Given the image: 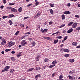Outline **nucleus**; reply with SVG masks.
<instances>
[{"instance_id": "774afa93", "label": "nucleus", "mask_w": 80, "mask_h": 80, "mask_svg": "<svg viewBox=\"0 0 80 80\" xmlns=\"http://www.w3.org/2000/svg\"><path fill=\"white\" fill-rule=\"evenodd\" d=\"M2 41H6L5 40V39L4 38H2Z\"/></svg>"}, {"instance_id": "49530a36", "label": "nucleus", "mask_w": 80, "mask_h": 80, "mask_svg": "<svg viewBox=\"0 0 80 80\" xmlns=\"http://www.w3.org/2000/svg\"><path fill=\"white\" fill-rule=\"evenodd\" d=\"M68 38V36H66L64 38V40L65 41L66 40H67V39Z\"/></svg>"}, {"instance_id": "4468645a", "label": "nucleus", "mask_w": 80, "mask_h": 80, "mask_svg": "<svg viewBox=\"0 0 80 80\" xmlns=\"http://www.w3.org/2000/svg\"><path fill=\"white\" fill-rule=\"evenodd\" d=\"M61 17H62V20H64V19L65 18V16L64 14H62L61 15Z\"/></svg>"}, {"instance_id": "7ed1b4c3", "label": "nucleus", "mask_w": 80, "mask_h": 80, "mask_svg": "<svg viewBox=\"0 0 80 80\" xmlns=\"http://www.w3.org/2000/svg\"><path fill=\"white\" fill-rule=\"evenodd\" d=\"M40 31L41 32H42V33H45V32H48V29H45L44 30H43V29L42 28L41 29Z\"/></svg>"}, {"instance_id": "f3484780", "label": "nucleus", "mask_w": 80, "mask_h": 80, "mask_svg": "<svg viewBox=\"0 0 80 80\" xmlns=\"http://www.w3.org/2000/svg\"><path fill=\"white\" fill-rule=\"evenodd\" d=\"M64 52H69V49H64L63 50Z\"/></svg>"}, {"instance_id": "0e129e2a", "label": "nucleus", "mask_w": 80, "mask_h": 80, "mask_svg": "<svg viewBox=\"0 0 80 80\" xmlns=\"http://www.w3.org/2000/svg\"><path fill=\"white\" fill-rule=\"evenodd\" d=\"M21 56V54H18L17 55V57H18V58H19V57H20Z\"/></svg>"}, {"instance_id": "ddd939ff", "label": "nucleus", "mask_w": 80, "mask_h": 80, "mask_svg": "<svg viewBox=\"0 0 80 80\" xmlns=\"http://www.w3.org/2000/svg\"><path fill=\"white\" fill-rule=\"evenodd\" d=\"M69 61L71 63H73L75 62V60L73 59H71L69 60Z\"/></svg>"}, {"instance_id": "f03ea898", "label": "nucleus", "mask_w": 80, "mask_h": 80, "mask_svg": "<svg viewBox=\"0 0 80 80\" xmlns=\"http://www.w3.org/2000/svg\"><path fill=\"white\" fill-rule=\"evenodd\" d=\"M27 42H25V40H23L22 41V42H21V45L22 46H25V45L27 44Z\"/></svg>"}, {"instance_id": "bb28decb", "label": "nucleus", "mask_w": 80, "mask_h": 80, "mask_svg": "<svg viewBox=\"0 0 80 80\" xmlns=\"http://www.w3.org/2000/svg\"><path fill=\"white\" fill-rule=\"evenodd\" d=\"M15 4V3H9V5H10V6H12V5H14Z\"/></svg>"}, {"instance_id": "a19ab883", "label": "nucleus", "mask_w": 80, "mask_h": 80, "mask_svg": "<svg viewBox=\"0 0 80 80\" xmlns=\"http://www.w3.org/2000/svg\"><path fill=\"white\" fill-rule=\"evenodd\" d=\"M12 8V7H8L7 8V9H8V10H11Z\"/></svg>"}, {"instance_id": "4d7b16f0", "label": "nucleus", "mask_w": 80, "mask_h": 80, "mask_svg": "<svg viewBox=\"0 0 80 80\" xmlns=\"http://www.w3.org/2000/svg\"><path fill=\"white\" fill-rule=\"evenodd\" d=\"M4 7V6L3 5L1 6V7H0V8H1V9L2 8H3Z\"/></svg>"}, {"instance_id": "4be33fe9", "label": "nucleus", "mask_w": 80, "mask_h": 80, "mask_svg": "<svg viewBox=\"0 0 80 80\" xmlns=\"http://www.w3.org/2000/svg\"><path fill=\"white\" fill-rule=\"evenodd\" d=\"M73 22H70V23H69L68 24V26H69V27H70V26H71V25H72L73 23Z\"/></svg>"}, {"instance_id": "6e6552de", "label": "nucleus", "mask_w": 80, "mask_h": 80, "mask_svg": "<svg viewBox=\"0 0 80 80\" xmlns=\"http://www.w3.org/2000/svg\"><path fill=\"white\" fill-rule=\"evenodd\" d=\"M10 68V66H7L4 68V69L6 71V72H8V69H9Z\"/></svg>"}, {"instance_id": "8fccbe9b", "label": "nucleus", "mask_w": 80, "mask_h": 80, "mask_svg": "<svg viewBox=\"0 0 80 80\" xmlns=\"http://www.w3.org/2000/svg\"><path fill=\"white\" fill-rule=\"evenodd\" d=\"M20 26L21 27H25V25H24V24H20Z\"/></svg>"}, {"instance_id": "473e14b6", "label": "nucleus", "mask_w": 80, "mask_h": 80, "mask_svg": "<svg viewBox=\"0 0 80 80\" xmlns=\"http://www.w3.org/2000/svg\"><path fill=\"white\" fill-rule=\"evenodd\" d=\"M43 38L46 40H50V38L48 37H44Z\"/></svg>"}, {"instance_id": "e433bc0d", "label": "nucleus", "mask_w": 80, "mask_h": 80, "mask_svg": "<svg viewBox=\"0 0 80 80\" xmlns=\"http://www.w3.org/2000/svg\"><path fill=\"white\" fill-rule=\"evenodd\" d=\"M63 76L62 75H60L59 77V79H62V78H63Z\"/></svg>"}, {"instance_id": "052dcab7", "label": "nucleus", "mask_w": 80, "mask_h": 80, "mask_svg": "<svg viewBox=\"0 0 80 80\" xmlns=\"http://www.w3.org/2000/svg\"><path fill=\"white\" fill-rule=\"evenodd\" d=\"M40 28V25H38L37 27V28Z\"/></svg>"}, {"instance_id": "cd10ccee", "label": "nucleus", "mask_w": 80, "mask_h": 80, "mask_svg": "<svg viewBox=\"0 0 80 80\" xmlns=\"http://www.w3.org/2000/svg\"><path fill=\"white\" fill-rule=\"evenodd\" d=\"M68 77H69V80H72V79H73V78L70 75H69Z\"/></svg>"}, {"instance_id": "680f3d73", "label": "nucleus", "mask_w": 80, "mask_h": 80, "mask_svg": "<svg viewBox=\"0 0 80 80\" xmlns=\"http://www.w3.org/2000/svg\"><path fill=\"white\" fill-rule=\"evenodd\" d=\"M70 5H71V4H70V3H68L67 4L68 7H70Z\"/></svg>"}, {"instance_id": "6e6d98bb", "label": "nucleus", "mask_w": 80, "mask_h": 80, "mask_svg": "<svg viewBox=\"0 0 80 80\" xmlns=\"http://www.w3.org/2000/svg\"><path fill=\"white\" fill-rule=\"evenodd\" d=\"M28 40H29L30 41H31V40H33V39L32 38H28Z\"/></svg>"}, {"instance_id": "2f4dec72", "label": "nucleus", "mask_w": 80, "mask_h": 80, "mask_svg": "<svg viewBox=\"0 0 80 80\" xmlns=\"http://www.w3.org/2000/svg\"><path fill=\"white\" fill-rule=\"evenodd\" d=\"M10 50H11V49H6L5 50V51L6 52H7L9 51H10Z\"/></svg>"}, {"instance_id": "bf43d9fd", "label": "nucleus", "mask_w": 80, "mask_h": 80, "mask_svg": "<svg viewBox=\"0 0 80 80\" xmlns=\"http://www.w3.org/2000/svg\"><path fill=\"white\" fill-rule=\"evenodd\" d=\"M2 72H6V70H5V69H3L2 70Z\"/></svg>"}, {"instance_id": "1a4fd4ad", "label": "nucleus", "mask_w": 80, "mask_h": 80, "mask_svg": "<svg viewBox=\"0 0 80 80\" xmlns=\"http://www.w3.org/2000/svg\"><path fill=\"white\" fill-rule=\"evenodd\" d=\"M11 10L12 12H17V10L14 8H12L11 9Z\"/></svg>"}, {"instance_id": "37998d69", "label": "nucleus", "mask_w": 80, "mask_h": 80, "mask_svg": "<svg viewBox=\"0 0 80 80\" xmlns=\"http://www.w3.org/2000/svg\"><path fill=\"white\" fill-rule=\"evenodd\" d=\"M25 36H22L21 38V40H22V39H23L24 38H25Z\"/></svg>"}, {"instance_id": "3c124183", "label": "nucleus", "mask_w": 80, "mask_h": 80, "mask_svg": "<svg viewBox=\"0 0 80 80\" xmlns=\"http://www.w3.org/2000/svg\"><path fill=\"white\" fill-rule=\"evenodd\" d=\"M53 23V22L52 21H50L49 22V25H52Z\"/></svg>"}, {"instance_id": "5fc2aeb1", "label": "nucleus", "mask_w": 80, "mask_h": 80, "mask_svg": "<svg viewBox=\"0 0 80 80\" xmlns=\"http://www.w3.org/2000/svg\"><path fill=\"white\" fill-rule=\"evenodd\" d=\"M76 48H80V45H78L76 47Z\"/></svg>"}, {"instance_id": "72a5a7b5", "label": "nucleus", "mask_w": 80, "mask_h": 80, "mask_svg": "<svg viewBox=\"0 0 80 80\" xmlns=\"http://www.w3.org/2000/svg\"><path fill=\"white\" fill-rule=\"evenodd\" d=\"M69 56H70V54H66L64 55L65 57H68Z\"/></svg>"}, {"instance_id": "a18cd8bd", "label": "nucleus", "mask_w": 80, "mask_h": 80, "mask_svg": "<svg viewBox=\"0 0 80 80\" xmlns=\"http://www.w3.org/2000/svg\"><path fill=\"white\" fill-rule=\"evenodd\" d=\"M33 69H34L33 68H30L29 69V71H32V70H33Z\"/></svg>"}, {"instance_id": "0eeeda50", "label": "nucleus", "mask_w": 80, "mask_h": 80, "mask_svg": "<svg viewBox=\"0 0 80 80\" xmlns=\"http://www.w3.org/2000/svg\"><path fill=\"white\" fill-rule=\"evenodd\" d=\"M38 77L39 78L41 77V75H40V74H38L36 75L35 77V78H36V79H37Z\"/></svg>"}, {"instance_id": "69168bd1", "label": "nucleus", "mask_w": 80, "mask_h": 80, "mask_svg": "<svg viewBox=\"0 0 80 80\" xmlns=\"http://www.w3.org/2000/svg\"><path fill=\"white\" fill-rule=\"evenodd\" d=\"M11 53H12V54H14V53H15V52L12 51Z\"/></svg>"}, {"instance_id": "c03bdc74", "label": "nucleus", "mask_w": 80, "mask_h": 80, "mask_svg": "<svg viewBox=\"0 0 80 80\" xmlns=\"http://www.w3.org/2000/svg\"><path fill=\"white\" fill-rule=\"evenodd\" d=\"M8 17V16H4L2 17V18L4 19L5 18H7Z\"/></svg>"}, {"instance_id": "864d4df0", "label": "nucleus", "mask_w": 80, "mask_h": 80, "mask_svg": "<svg viewBox=\"0 0 80 80\" xmlns=\"http://www.w3.org/2000/svg\"><path fill=\"white\" fill-rule=\"evenodd\" d=\"M6 0H3V3H4V4H5V3H7Z\"/></svg>"}, {"instance_id": "423d86ee", "label": "nucleus", "mask_w": 80, "mask_h": 80, "mask_svg": "<svg viewBox=\"0 0 80 80\" xmlns=\"http://www.w3.org/2000/svg\"><path fill=\"white\" fill-rule=\"evenodd\" d=\"M41 14V12H38L37 15L35 16V17H40V15Z\"/></svg>"}, {"instance_id": "79ce46f5", "label": "nucleus", "mask_w": 80, "mask_h": 80, "mask_svg": "<svg viewBox=\"0 0 80 80\" xmlns=\"http://www.w3.org/2000/svg\"><path fill=\"white\" fill-rule=\"evenodd\" d=\"M10 71L11 73H13V72L14 71V70L12 69L10 70Z\"/></svg>"}, {"instance_id": "603ef678", "label": "nucleus", "mask_w": 80, "mask_h": 80, "mask_svg": "<svg viewBox=\"0 0 80 80\" xmlns=\"http://www.w3.org/2000/svg\"><path fill=\"white\" fill-rule=\"evenodd\" d=\"M75 17H76L77 18H80V16H79L78 15H75Z\"/></svg>"}, {"instance_id": "c9c22d12", "label": "nucleus", "mask_w": 80, "mask_h": 80, "mask_svg": "<svg viewBox=\"0 0 80 80\" xmlns=\"http://www.w3.org/2000/svg\"><path fill=\"white\" fill-rule=\"evenodd\" d=\"M9 23H10V25H12L13 24V23L12 22V21L11 20H10L9 21Z\"/></svg>"}, {"instance_id": "2eb2a0df", "label": "nucleus", "mask_w": 80, "mask_h": 80, "mask_svg": "<svg viewBox=\"0 0 80 80\" xmlns=\"http://www.w3.org/2000/svg\"><path fill=\"white\" fill-rule=\"evenodd\" d=\"M57 63V61L56 60L52 62V64H53V65H56Z\"/></svg>"}, {"instance_id": "393cba45", "label": "nucleus", "mask_w": 80, "mask_h": 80, "mask_svg": "<svg viewBox=\"0 0 80 80\" xmlns=\"http://www.w3.org/2000/svg\"><path fill=\"white\" fill-rule=\"evenodd\" d=\"M22 7H20L19 8H18V11H19V13H20V12H22Z\"/></svg>"}, {"instance_id": "13d9d810", "label": "nucleus", "mask_w": 80, "mask_h": 80, "mask_svg": "<svg viewBox=\"0 0 80 80\" xmlns=\"http://www.w3.org/2000/svg\"><path fill=\"white\" fill-rule=\"evenodd\" d=\"M63 46H64L63 44H62L61 45H60V47H61V48H62V47H63Z\"/></svg>"}, {"instance_id": "4c0bfd02", "label": "nucleus", "mask_w": 80, "mask_h": 80, "mask_svg": "<svg viewBox=\"0 0 80 80\" xmlns=\"http://www.w3.org/2000/svg\"><path fill=\"white\" fill-rule=\"evenodd\" d=\"M41 57V55H40L37 56V59H38V58H40Z\"/></svg>"}, {"instance_id": "dca6fc26", "label": "nucleus", "mask_w": 80, "mask_h": 80, "mask_svg": "<svg viewBox=\"0 0 80 80\" xmlns=\"http://www.w3.org/2000/svg\"><path fill=\"white\" fill-rule=\"evenodd\" d=\"M49 11L50 12V13H51V14H52V15H53V11L52 9H49Z\"/></svg>"}, {"instance_id": "a878e982", "label": "nucleus", "mask_w": 80, "mask_h": 80, "mask_svg": "<svg viewBox=\"0 0 80 80\" xmlns=\"http://www.w3.org/2000/svg\"><path fill=\"white\" fill-rule=\"evenodd\" d=\"M65 25V24H63L62 25L60 26L59 27V28H62V27H63Z\"/></svg>"}, {"instance_id": "338daca9", "label": "nucleus", "mask_w": 80, "mask_h": 80, "mask_svg": "<svg viewBox=\"0 0 80 80\" xmlns=\"http://www.w3.org/2000/svg\"><path fill=\"white\" fill-rule=\"evenodd\" d=\"M62 32L63 33H66V30H63Z\"/></svg>"}, {"instance_id": "b1692460", "label": "nucleus", "mask_w": 80, "mask_h": 80, "mask_svg": "<svg viewBox=\"0 0 80 80\" xmlns=\"http://www.w3.org/2000/svg\"><path fill=\"white\" fill-rule=\"evenodd\" d=\"M58 39H57L56 40H54V41L53 43L55 44H56V43H58Z\"/></svg>"}, {"instance_id": "7c9ffc66", "label": "nucleus", "mask_w": 80, "mask_h": 80, "mask_svg": "<svg viewBox=\"0 0 80 80\" xmlns=\"http://www.w3.org/2000/svg\"><path fill=\"white\" fill-rule=\"evenodd\" d=\"M49 5L51 7H54V4L50 3V4Z\"/></svg>"}, {"instance_id": "412c9836", "label": "nucleus", "mask_w": 80, "mask_h": 80, "mask_svg": "<svg viewBox=\"0 0 80 80\" xmlns=\"http://www.w3.org/2000/svg\"><path fill=\"white\" fill-rule=\"evenodd\" d=\"M14 17V15L13 14H10L9 15V18H12V17Z\"/></svg>"}, {"instance_id": "e2e57ef3", "label": "nucleus", "mask_w": 80, "mask_h": 80, "mask_svg": "<svg viewBox=\"0 0 80 80\" xmlns=\"http://www.w3.org/2000/svg\"><path fill=\"white\" fill-rule=\"evenodd\" d=\"M31 5H32V4H30L27 5V7H30V6H31Z\"/></svg>"}, {"instance_id": "09e8293b", "label": "nucleus", "mask_w": 80, "mask_h": 80, "mask_svg": "<svg viewBox=\"0 0 80 80\" xmlns=\"http://www.w3.org/2000/svg\"><path fill=\"white\" fill-rule=\"evenodd\" d=\"M28 18H29L28 17H25L24 18V20H26V19H27Z\"/></svg>"}, {"instance_id": "9b49d317", "label": "nucleus", "mask_w": 80, "mask_h": 80, "mask_svg": "<svg viewBox=\"0 0 80 80\" xmlns=\"http://www.w3.org/2000/svg\"><path fill=\"white\" fill-rule=\"evenodd\" d=\"M78 44V43L76 42H73L72 43V45H73V46H77Z\"/></svg>"}, {"instance_id": "39448f33", "label": "nucleus", "mask_w": 80, "mask_h": 80, "mask_svg": "<svg viewBox=\"0 0 80 80\" xmlns=\"http://www.w3.org/2000/svg\"><path fill=\"white\" fill-rule=\"evenodd\" d=\"M63 13L64 14H65V15H68L71 13V12L68 11H66L64 12Z\"/></svg>"}, {"instance_id": "c85d7f7f", "label": "nucleus", "mask_w": 80, "mask_h": 80, "mask_svg": "<svg viewBox=\"0 0 80 80\" xmlns=\"http://www.w3.org/2000/svg\"><path fill=\"white\" fill-rule=\"evenodd\" d=\"M25 34L26 36H28V35H30V33L29 32H27L26 33H25Z\"/></svg>"}, {"instance_id": "20e7f679", "label": "nucleus", "mask_w": 80, "mask_h": 80, "mask_svg": "<svg viewBox=\"0 0 80 80\" xmlns=\"http://www.w3.org/2000/svg\"><path fill=\"white\" fill-rule=\"evenodd\" d=\"M77 22H74L73 23L72 25V27L73 28H75L77 27Z\"/></svg>"}, {"instance_id": "f257e3e1", "label": "nucleus", "mask_w": 80, "mask_h": 80, "mask_svg": "<svg viewBox=\"0 0 80 80\" xmlns=\"http://www.w3.org/2000/svg\"><path fill=\"white\" fill-rule=\"evenodd\" d=\"M15 44V42H12V41L8 43V47H11L12 46L14 45Z\"/></svg>"}, {"instance_id": "9d476101", "label": "nucleus", "mask_w": 80, "mask_h": 80, "mask_svg": "<svg viewBox=\"0 0 80 80\" xmlns=\"http://www.w3.org/2000/svg\"><path fill=\"white\" fill-rule=\"evenodd\" d=\"M73 32V29L72 28H70V29L68 30L67 33H70Z\"/></svg>"}, {"instance_id": "5701e85b", "label": "nucleus", "mask_w": 80, "mask_h": 80, "mask_svg": "<svg viewBox=\"0 0 80 80\" xmlns=\"http://www.w3.org/2000/svg\"><path fill=\"white\" fill-rule=\"evenodd\" d=\"M55 65H51L50 66H49V68H53V67H55Z\"/></svg>"}, {"instance_id": "c756f323", "label": "nucleus", "mask_w": 80, "mask_h": 80, "mask_svg": "<svg viewBox=\"0 0 80 80\" xmlns=\"http://www.w3.org/2000/svg\"><path fill=\"white\" fill-rule=\"evenodd\" d=\"M11 59L12 61H13V62H14V61L15 60V58L13 57H12L11 58Z\"/></svg>"}, {"instance_id": "de8ad7c7", "label": "nucleus", "mask_w": 80, "mask_h": 80, "mask_svg": "<svg viewBox=\"0 0 80 80\" xmlns=\"http://www.w3.org/2000/svg\"><path fill=\"white\" fill-rule=\"evenodd\" d=\"M76 30H80V27H78V28H76Z\"/></svg>"}, {"instance_id": "f8f14e48", "label": "nucleus", "mask_w": 80, "mask_h": 80, "mask_svg": "<svg viewBox=\"0 0 80 80\" xmlns=\"http://www.w3.org/2000/svg\"><path fill=\"white\" fill-rule=\"evenodd\" d=\"M75 72V71H72L70 72H69V75H71L72 73H74Z\"/></svg>"}, {"instance_id": "ea45409f", "label": "nucleus", "mask_w": 80, "mask_h": 80, "mask_svg": "<svg viewBox=\"0 0 80 80\" xmlns=\"http://www.w3.org/2000/svg\"><path fill=\"white\" fill-rule=\"evenodd\" d=\"M44 62H48V59L47 58L45 59L44 60Z\"/></svg>"}, {"instance_id": "aec40b11", "label": "nucleus", "mask_w": 80, "mask_h": 80, "mask_svg": "<svg viewBox=\"0 0 80 80\" xmlns=\"http://www.w3.org/2000/svg\"><path fill=\"white\" fill-rule=\"evenodd\" d=\"M6 44V41H2L1 42V44L2 45H4L5 44Z\"/></svg>"}, {"instance_id": "a211bd4d", "label": "nucleus", "mask_w": 80, "mask_h": 80, "mask_svg": "<svg viewBox=\"0 0 80 80\" xmlns=\"http://www.w3.org/2000/svg\"><path fill=\"white\" fill-rule=\"evenodd\" d=\"M35 2H36L35 5H36V6H37V5H38V4H39V2H38L37 0H35Z\"/></svg>"}, {"instance_id": "58836bf2", "label": "nucleus", "mask_w": 80, "mask_h": 80, "mask_svg": "<svg viewBox=\"0 0 80 80\" xmlns=\"http://www.w3.org/2000/svg\"><path fill=\"white\" fill-rule=\"evenodd\" d=\"M57 38H59V39H62V37L61 36H58L57 37Z\"/></svg>"}, {"instance_id": "f704fd0d", "label": "nucleus", "mask_w": 80, "mask_h": 80, "mask_svg": "<svg viewBox=\"0 0 80 80\" xmlns=\"http://www.w3.org/2000/svg\"><path fill=\"white\" fill-rule=\"evenodd\" d=\"M19 33H20V31H17L15 33V35H17H17H18V34Z\"/></svg>"}, {"instance_id": "6ab92c4d", "label": "nucleus", "mask_w": 80, "mask_h": 80, "mask_svg": "<svg viewBox=\"0 0 80 80\" xmlns=\"http://www.w3.org/2000/svg\"><path fill=\"white\" fill-rule=\"evenodd\" d=\"M32 46L35 47V45H36V42L33 41L32 42Z\"/></svg>"}]
</instances>
